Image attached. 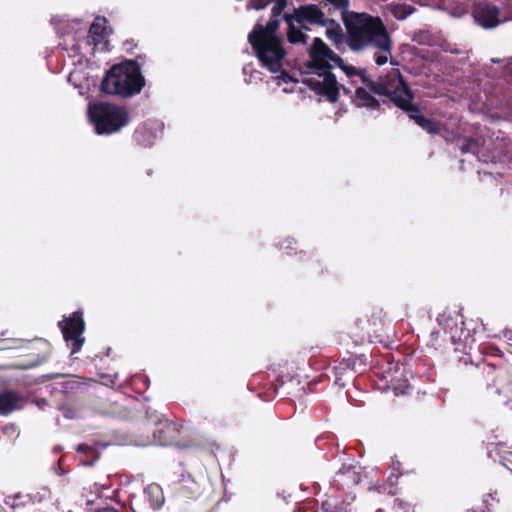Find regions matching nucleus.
<instances>
[{
    "label": "nucleus",
    "mask_w": 512,
    "mask_h": 512,
    "mask_svg": "<svg viewBox=\"0 0 512 512\" xmlns=\"http://www.w3.org/2000/svg\"><path fill=\"white\" fill-rule=\"evenodd\" d=\"M309 61L304 68L302 82L316 94L326 97L330 102L338 99L339 85L330 72L334 67L341 68L348 77L358 76L363 83H368L371 90L390 99L401 109L409 113V117L428 133H440V126L419 114L412 104L413 95L404 83L397 69L386 77L380 78L377 86L367 80L366 71L347 65L320 38H315L309 50Z\"/></svg>",
    "instance_id": "1"
},
{
    "label": "nucleus",
    "mask_w": 512,
    "mask_h": 512,
    "mask_svg": "<svg viewBox=\"0 0 512 512\" xmlns=\"http://www.w3.org/2000/svg\"><path fill=\"white\" fill-rule=\"evenodd\" d=\"M347 45L354 52L375 51L377 65L387 63L391 57L392 40L386 26L379 17L366 13H352L345 19Z\"/></svg>",
    "instance_id": "2"
},
{
    "label": "nucleus",
    "mask_w": 512,
    "mask_h": 512,
    "mask_svg": "<svg viewBox=\"0 0 512 512\" xmlns=\"http://www.w3.org/2000/svg\"><path fill=\"white\" fill-rule=\"evenodd\" d=\"M278 29V21H269L266 27L257 24L254 30L249 34L248 40L251 43L258 59L263 67L271 73H281L276 79L278 84L292 83L293 79L283 71L286 62V51L282 46V41L275 36Z\"/></svg>",
    "instance_id": "3"
},
{
    "label": "nucleus",
    "mask_w": 512,
    "mask_h": 512,
    "mask_svg": "<svg viewBox=\"0 0 512 512\" xmlns=\"http://www.w3.org/2000/svg\"><path fill=\"white\" fill-rule=\"evenodd\" d=\"M143 85L139 65L130 60L114 65L103 79L101 89L111 95L130 96L139 93Z\"/></svg>",
    "instance_id": "4"
},
{
    "label": "nucleus",
    "mask_w": 512,
    "mask_h": 512,
    "mask_svg": "<svg viewBox=\"0 0 512 512\" xmlns=\"http://www.w3.org/2000/svg\"><path fill=\"white\" fill-rule=\"evenodd\" d=\"M88 115L98 134L115 133L128 122L124 108L108 103L90 104Z\"/></svg>",
    "instance_id": "5"
},
{
    "label": "nucleus",
    "mask_w": 512,
    "mask_h": 512,
    "mask_svg": "<svg viewBox=\"0 0 512 512\" xmlns=\"http://www.w3.org/2000/svg\"><path fill=\"white\" fill-rule=\"evenodd\" d=\"M284 18L288 25V40L294 44L305 42L306 24L327 25L328 23V19L320 8L313 4L301 6L293 14H287Z\"/></svg>",
    "instance_id": "6"
},
{
    "label": "nucleus",
    "mask_w": 512,
    "mask_h": 512,
    "mask_svg": "<svg viewBox=\"0 0 512 512\" xmlns=\"http://www.w3.org/2000/svg\"><path fill=\"white\" fill-rule=\"evenodd\" d=\"M59 326L65 341L71 346V353L79 352L84 343L82 334L85 324L82 314L80 312H74L70 317L59 322Z\"/></svg>",
    "instance_id": "7"
},
{
    "label": "nucleus",
    "mask_w": 512,
    "mask_h": 512,
    "mask_svg": "<svg viewBox=\"0 0 512 512\" xmlns=\"http://www.w3.org/2000/svg\"><path fill=\"white\" fill-rule=\"evenodd\" d=\"M110 30L107 28V21L103 17L95 18L89 30V44L99 51L109 50L108 36Z\"/></svg>",
    "instance_id": "8"
},
{
    "label": "nucleus",
    "mask_w": 512,
    "mask_h": 512,
    "mask_svg": "<svg viewBox=\"0 0 512 512\" xmlns=\"http://www.w3.org/2000/svg\"><path fill=\"white\" fill-rule=\"evenodd\" d=\"M474 17L484 28H493L500 23L499 10L490 4H479L474 11Z\"/></svg>",
    "instance_id": "9"
},
{
    "label": "nucleus",
    "mask_w": 512,
    "mask_h": 512,
    "mask_svg": "<svg viewBox=\"0 0 512 512\" xmlns=\"http://www.w3.org/2000/svg\"><path fill=\"white\" fill-rule=\"evenodd\" d=\"M24 399L11 391L0 394V415H7L14 410L22 408Z\"/></svg>",
    "instance_id": "10"
},
{
    "label": "nucleus",
    "mask_w": 512,
    "mask_h": 512,
    "mask_svg": "<svg viewBox=\"0 0 512 512\" xmlns=\"http://www.w3.org/2000/svg\"><path fill=\"white\" fill-rule=\"evenodd\" d=\"M355 103L361 107L376 108L378 106L377 100L371 95V93L362 87L356 89Z\"/></svg>",
    "instance_id": "11"
},
{
    "label": "nucleus",
    "mask_w": 512,
    "mask_h": 512,
    "mask_svg": "<svg viewBox=\"0 0 512 512\" xmlns=\"http://www.w3.org/2000/svg\"><path fill=\"white\" fill-rule=\"evenodd\" d=\"M387 11L397 19H405L412 14L413 7L402 3H390L386 7Z\"/></svg>",
    "instance_id": "12"
},
{
    "label": "nucleus",
    "mask_w": 512,
    "mask_h": 512,
    "mask_svg": "<svg viewBox=\"0 0 512 512\" xmlns=\"http://www.w3.org/2000/svg\"><path fill=\"white\" fill-rule=\"evenodd\" d=\"M325 26H326V36L331 42L338 44L343 41L342 28L338 23H335L328 19V23Z\"/></svg>",
    "instance_id": "13"
},
{
    "label": "nucleus",
    "mask_w": 512,
    "mask_h": 512,
    "mask_svg": "<svg viewBox=\"0 0 512 512\" xmlns=\"http://www.w3.org/2000/svg\"><path fill=\"white\" fill-rule=\"evenodd\" d=\"M29 501V495L18 492L8 496L5 500V504L11 506L12 508H16L18 506L27 504Z\"/></svg>",
    "instance_id": "14"
},
{
    "label": "nucleus",
    "mask_w": 512,
    "mask_h": 512,
    "mask_svg": "<svg viewBox=\"0 0 512 512\" xmlns=\"http://www.w3.org/2000/svg\"><path fill=\"white\" fill-rule=\"evenodd\" d=\"M408 388V383L407 381H404L402 384L400 385H395L394 386V391H395V394L396 395H399V394H405L406 393V389Z\"/></svg>",
    "instance_id": "15"
},
{
    "label": "nucleus",
    "mask_w": 512,
    "mask_h": 512,
    "mask_svg": "<svg viewBox=\"0 0 512 512\" xmlns=\"http://www.w3.org/2000/svg\"><path fill=\"white\" fill-rule=\"evenodd\" d=\"M505 74L508 76H512V60L508 62L505 67Z\"/></svg>",
    "instance_id": "16"
},
{
    "label": "nucleus",
    "mask_w": 512,
    "mask_h": 512,
    "mask_svg": "<svg viewBox=\"0 0 512 512\" xmlns=\"http://www.w3.org/2000/svg\"><path fill=\"white\" fill-rule=\"evenodd\" d=\"M15 430H16V429H15V427H14V426H6V427H4V432H5V433H7V434H8V433H10V432H11V433H12V432H15Z\"/></svg>",
    "instance_id": "17"
},
{
    "label": "nucleus",
    "mask_w": 512,
    "mask_h": 512,
    "mask_svg": "<svg viewBox=\"0 0 512 512\" xmlns=\"http://www.w3.org/2000/svg\"><path fill=\"white\" fill-rule=\"evenodd\" d=\"M78 450H79V451H82V452L87 453V452H88V451H90L91 449H90L89 447H87V446H82V445H80V446L78 447Z\"/></svg>",
    "instance_id": "18"
},
{
    "label": "nucleus",
    "mask_w": 512,
    "mask_h": 512,
    "mask_svg": "<svg viewBox=\"0 0 512 512\" xmlns=\"http://www.w3.org/2000/svg\"><path fill=\"white\" fill-rule=\"evenodd\" d=\"M98 512H117V511L115 509H113V508H105V509L100 510Z\"/></svg>",
    "instance_id": "19"
},
{
    "label": "nucleus",
    "mask_w": 512,
    "mask_h": 512,
    "mask_svg": "<svg viewBox=\"0 0 512 512\" xmlns=\"http://www.w3.org/2000/svg\"><path fill=\"white\" fill-rule=\"evenodd\" d=\"M149 490L152 491V492H159V488L157 486L150 487Z\"/></svg>",
    "instance_id": "20"
},
{
    "label": "nucleus",
    "mask_w": 512,
    "mask_h": 512,
    "mask_svg": "<svg viewBox=\"0 0 512 512\" xmlns=\"http://www.w3.org/2000/svg\"><path fill=\"white\" fill-rule=\"evenodd\" d=\"M283 90H284L285 92L291 91V89L286 88V87H285Z\"/></svg>",
    "instance_id": "21"
},
{
    "label": "nucleus",
    "mask_w": 512,
    "mask_h": 512,
    "mask_svg": "<svg viewBox=\"0 0 512 512\" xmlns=\"http://www.w3.org/2000/svg\"><path fill=\"white\" fill-rule=\"evenodd\" d=\"M85 464H86V465H92V464H93V462H92V461H91V462H86Z\"/></svg>",
    "instance_id": "22"
},
{
    "label": "nucleus",
    "mask_w": 512,
    "mask_h": 512,
    "mask_svg": "<svg viewBox=\"0 0 512 512\" xmlns=\"http://www.w3.org/2000/svg\"><path fill=\"white\" fill-rule=\"evenodd\" d=\"M161 503H162L161 501H158L157 502V507H159L161 505Z\"/></svg>",
    "instance_id": "23"
}]
</instances>
